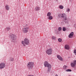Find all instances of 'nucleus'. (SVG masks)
Returning a JSON list of instances; mask_svg holds the SVG:
<instances>
[{"label":"nucleus","instance_id":"obj_2","mask_svg":"<svg viewBox=\"0 0 76 76\" xmlns=\"http://www.w3.org/2000/svg\"><path fill=\"white\" fill-rule=\"evenodd\" d=\"M10 38H11L12 39L13 42H15L17 39V37L16 36L13 34H10L9 36Z\"/></svg>","mask_w":76,"mask_h":76},{"label":"nucleus","instance_id":"obj_20","mask_svg":"<svg viewBox=\"0 0 76 76\" xmlns=\"http://www.w3.org/2000/svg\"><path fill=\"white\" fill-rule=\"evenodd\" d=\"M52 39L53 40H55V39H56V37H55V36H53L52 37Z\"/></svg>","mask_w":76,"mask_h":76},{"label":"nucleus","instance_id":"obj_3","mask_svg":"<svg viewBox=\"0 0 76 76\" xmlns=\"http://www.w3.org/2000/svg\"><path fill=\"white\" fill-rule=\"evenodd\" d=\"M44 66L45 67H47L48 69H51V64H49L48 62L47 61L44 62Z\"/></svg>","mask_w":76,"mask_h":76},{"label":"nucleus","instance_id":"obj_5","mask_svg":"<svg viewBox=\"0 0 76 76\" xmlns=\"http://www.w3.org/2000/svg\"><path fill=\"white\" fill-rule=\"evenodd\" d=\"M34 66V63L33 62H28L27 65V67L28 69H31L32 67H33Z\"/></svg>","mask_w":76,"mask_h":76},{"label":"nucleus","instance_id":"obj_27","mask_svg":"<svg viewBox=\"0 0 76 76\" xmlns=\"http://www.w3.org/2000/svg\"><path fill=\"white\" fill-rule=\"evenodd\" d=\"M62 29V28H61V27H59L58 28V30L59 31H61Z\"/></svg>","mask_w":76,"mask_h":76},{"label":"nucleus","instance_id":"obj_16","mask_svg":"<svg viewBox=\"0 0 76 76\" xmlns=\"http://www.w3.org/2000/svg\"><path fill=\"white\" fill-rule=\"evenodd\" d=\"M6 31H9V30H10V27H6Z\"/></svg>","mask_w":76,"mask_h":76},{"label":"nucleus","instance_id":"obj_14","mask_svg":"<svg viewBox=\"0 0 76 76\" xmlns=\"http://www.w3.org/2000/svg\"><path fill=\"white\" fill-rule=\"evenodd\" d=\"M71 66H72V67H75V64L74 62L72 63L71 64Z\"/></svg>","mask_w":76,"mask_h":76},{"label":"nucleus","instance_id":"obj_6","mask_svg":"<svg viewBox=\"0 0 76 76\" xmlns=\"http://www.w3.org/2000/svg\"><path fill=\"white\" fill-rule=\"evenodd\" d=\"M29 28L28 27H26L24 28L23 29L22 31L23 33H27L28 32V30Z\"/></svg>","mask_w":76,"mask_h":76},{"label":"nucleus","instance_id":"obj_23","mask_svg":"<svg viewBox=\"0 0 76 76\" xmlns=\"http://www.w3.org/2000/svg\"><path fill=\"white\" fill-rule=\"evenodd\" d=\"M58 16L59 18H62V14H60L58 15Z\"/></svg>","mask_w":76,"mask_h":76},{"label":"nucleus","instance_id":"obj_10","mask_svg":"<svg viewBox=\"0 0 76 76\" xmlns=\"http://www.w3.org/2000/svg\"><path fill=\"white\" fill-rule=\"evenodd\" d=\"M65 50H69L70 49V47L68 45H66L64 46Z\"/></svg>","mask_w":76,"mask_h":76},{"label":"nucleus","instance_id":"obj_25","mask_svg":"<svg viewBox=\"0 0 76 76\" xmlns=\"http://www.w3.org/2000/svg\"><path fill=\"white\" fill-rule=\"evenodd\" d=\"M66 28L65 27H63L62 28V30L63 31H66Z\"/></svg>","mask_w":76,"mask_h":76},{"label":"nucleus","instance_id":"obj_8","mask_svg":"<svg viewBox=\"0 0 76 76\" xmlns=\"http://www.w3.org/2000/svg\"><path fill=\"white\" fill-rule=\"evenodd\" d=\"M62 18H63L64 20H67V15L66 14L64 13L63 14H62Z\"/></svg>","mask_w":76,"mask_h":76},{"label":"nucleus","instance_id":"obj_4","mask_svg":"<svg viewBox=\"0 0 76 76\" xmlns=\"http://www.w3.org/2000/svg\"><path fill=\"white\" fill-rule=\"evenodd\" d=\"M46 53L48 55H51L53 54V49L51 48L47 49L46 51Z\"/></svg>","mask_w":76,"mask_h":76},{"label":"nucleus","instance_id":"obj_12","mask_svg":"<svg viewBox=\"0 0 76 76\" xmlns=\"http://www.w3.org/2000/svg\"><path fill=\"white\" fill-rule=\"evenodd\" d=\"M5 9H6L7 10H9L10 9V7H9V6L8 4L6 5L5 6Z\"/></svg>","mask_w":76,"mask_h":76},{"label":"nucleus","instance_id":"obj_11","mask_svg":"<svg viewBox=\"0 0 76 76\" xmlns=\"http://www.w3.org/2000/svg\"><path fill=\"white\" fill-rule=\"evenodd\" d=\"M57 58L59 60H60L61 61H63V59L62 57L60 56L59 55H57Z\"/></svg>","mask_w":76,"mask_h":76},{"label":"nucleus","instance_id":"obj_24","mask_svg":"<svg viewBox=\"0 0 76 76\" xmlns=\"http://www.w3.org/2000/svg\"><path fill=\"white\" fill-rule=\"evenodd\" d=\"M66 72H72V70L69 69L66 70Z\"/></svg>","mask_w":76,"mask_h":76},{"label":"nucleus","instance_id":"obj_21","mask_svg":"<svg viewBox=\"0 0 76 76\" xmlns=\"http://www.w3.org/2000/svg\"><path fill=\"white\" fill-rule=\"evenodd\" d=\"M64 7H63V6H62V5H60V6H59V8H60V9H63V8H64Z\"/></svg>","mask_w":76,"mask_h":76},{"label":"nucleus","instance_id":"obj_1","mask_svg":"<svg viewBox=\"0 0 76 76\" xmlns=\"http://www.w3.org/2000/svg\"><path fill=\"white\" fill-rule=\"evenodd\" d=\"M21 44L24 46H26V45H29V40L28 39L26 38L24 39V41H23L21 42Z\"/></svg>","mask_w":76,"mask_h":76},{"label":"nucleus","instance_id":"obj_9","mask_svg":"<svg viewBox=\"0 0 76 76\" xmlns=\"http://www.w3.org/2000/svg\"><path fill=\"white\" fill-rule=\"evenodd\" d=\"M73 35H74V33L73 32H71L70 34L68 36V38H72L73 37Z\"/></svg>","mask_w":76,"mask_h":76},{"label":"nucleus","instance_id":"obj_26","mask_svg":"<svg viewBox=\"0 0 76 76\" xmlns=\"http://www.w3.org/2000/svg\"><path fill=\"white\" fill-rule=\"evenodd\" d=\"M70 9L69 8H68L67 9H66V12H70Z\"/></svg>","mask_w":76,"mask_h":76},{"label":"nucleus","instance_id":"obj_30","mask_svg":"<svg viewBox=\"0 0 76 76\" xmlns=\"http://www.w3.org/2000/svg\"><path fill=\"white\" fill-rule=\"evenodd\" d=\"M27 26H28V24H26V25H25V27H27Z\"/></svg>","mask_w":76,"mask_h":76},{"label":"nucleus","instance_id":"obj_15","mask_svg":"<svg viewBox=\"0 0 76 76\" xmlns=\"http://www.w3.org/2000/svg\"><path fill=\"white\" fill-rule=\"evenodd\" d=\"M67 66L66 65L64 66L63 67L64 70H66V69H67Z\"/></svg>","mask_w":76,"mask_h":76},{"label":"nucleus","instance_id":"obj_19","mask_svg":"<svg viewBox=\"0 0 76 76\" xmlns=\"http://www.w3.org/2000/svg\"><path fill=\"white\" fill-rule=\"evenodd\" d=\"M10 61H13V58L12 57H10Z\"/></svg>","mask_w":76,"mask_h":76},{"label":"nucleus","instance_id":"obj_7","mask_svg":"<svg viewBox=\"0 0 76 76\" xmlns=\"http://www.w3.org/2000/svg\"><path fill=\"white\" fill-rule=\"evenodd\" d=\"M5 66L6 65H5L4 63H1L0 64V69H2L3 68H4Z\"/></svg>","mask_w":76,"mask_h":76},{"label":"nucleus","instance_id":"obj_28","mask_svg":"<svg viewBox=\"0 0 76 76\" xmlns=\"http://www.w3.org/2000/svg\"><path fill=\"white\" fill-rule=\"evenodd\" d=\"M74 53L75 54V55L76 56V50H75L74 51Z\"/></svg>","mask_w":76,"mask_h":76},{"label":"nucleus","instance_id":"obj_29","mask_svg":"<svg viewBox=\"0 0 76 76\" xmlns=\"http://www.w3.org/2000/svg\"><path fill=\"white\" fill-rule=\"evenodd\" d=\"M74 63L76 65V60H75L74 61Z\"/></svg>","mask_w":76,"mask_h":76},{"label":"nucleus","instance_id":"obj_17","mask_svg":"<svg viewBox=\"0 0 76 76\" xmlns=\"http://www.w3.org/2000/svg\"><path fill=\"white\" fill-rule=\"evenodd\" d=\"M51 13L50 12H49L47 13V16L49 17L51 16Z\"/></svg>","mask_w":76,"mask_h":76},{"label":"nucleus","instance_id":"obj_31","mask_svg":"<svg viewBox=\"0 0 76 76\" xmlns=\"http://www.w3.org/2000/svg\"><path fill=\"white\" fill-rule=\"evenodd\" d=\"M55 76H58V75L57 74H56L55 75Z\"/></svg>","mask_w":76,"mask_h":76},{"label":"nucleus","instance_id":"obj_22","mask_svg":"<svg viewBox=\"0 0 76 76\" xmlns=\"http://www.w3.org/2000/svg\"><path fill=\"white\" fill-rule=\"evenodd\" d=\"M58 42H61L62 41V39L61 38H59L58 39Z\"/></svg>","mask_w":76,"mask_h":76},{"label":"nucleus","instance_id":"obj_18","mask_svg":"<svg viewBox=\"0 0 76 76\" xmlns=\"http://www.w3.org/2000/svg\"><path fill=\"white\" fill-rule=\"evenodd\" d=\"M48 19L49 20H51L53 19V17L52 16H50L49 17Z\"/></svg>","mask_w":76,"mask_h":76},{"label":"nucleus","instance_id":"obj_13","mask_svg":"<svg viewBox=\"0 0 76 76\" xmlns=\"http://www.w3.org/2000/svg\"><path fill=\"white\" fill-rule=\"evenodd\" d=\"M35 10L36 11H38V10H40V7L37 6L35 7Z\"/></svg>","mask_w":76,"mask_h":76}]
</instances>
